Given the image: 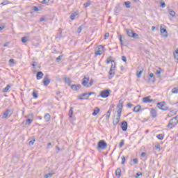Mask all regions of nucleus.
I'll list each match as a JSON object with an SVG mask.
<instances>
[{"instance_id": "60", "label": "nucleus", "mask_w": 178, "mask_h": 178, "mask_svg": "<svg viewBox=\"0 0 178 178\" xmlns=\"http://www.w3.org/2000/svg\"><path fill=\"white\" fill-rule=\"evenodd\" d=\"M172 119L175 120L176 122H178V115L176 117H174Z\"/></svg>"}, {"instance_id": "39", "label": "nucleus", "mask_w": 178, "mask_h": 178, "mask_svg": "<svg viewBox=\"0 0 178 178\" xmlns=\"http://www.w3.org/2000/svg\"><path fill=\"white\" fill-rule=\"evenodd\" d=\"M123 145H124V140H121L119 147L120 148H122L123 147Z\"/></svg>"}, {"instance_id": "35", "label": "nucleus", "mask_w": 178, "mask_h": 178, "mask_svg": "<svg viewBox=\"0 0 178 178\" xmlns=\"http://www.w3.org/2000/svg\"><path fill=\"white\" fill-rule=\"evenodd\" d=\"M172 94H178V88H173L171 90Z\"/></svg>"}, {"instance_id": "9", "label": "nucleus", "mask_w": 178, "mask_h": 178, "mask_svg": "<svg viewBox=\"0 0 178 178\" xmlns=\"http://www.w3.org/2000/svg\"><path fill=\"white\" fill-rule=\"evenodd\" d=\"M51 83V79H49V75H46L43 79V84L45 87L48 86Z\"/></svg>"}, {"instance_id": "33", "label": "nucleus", "mask_w": 178, "mask_h": 178, "mask_svg": "<svg viewBox=\"0 0 178 178\" xmlns=\"http://www.w3.org/2000/svg\"><path fill=\"white\" fill-rule=\"evenodd\" d=\"M174 58L178 60V49H176L174 52Z\"/></svg>"}, {"instance_id": "12", "label": "nucleus", "mask_w": 178, "mask_h": 178, "mask_svg": "<svg viewBox=\"0 0 178 178\" xmlns=\"http://www.w3.org/2000/svg\"><path fill=\"white\" fill-rule=\"evenodd\" d=\"M150 98H151V96L144 97L143 99V102H144L145 104H151V102H154V99Z\"/></svg>"}, {"instance_id": "19", "label": "nucleus", "mask_w": 178, "mask_h": 178, "mask_svg": "<svg viewBox=\"0 0 178 178\" xmlns=\"http://www.w3.org/2000/svg\"><path fill=\"white\" fill-rule=\"evenodd\" d=\"M42 77H44V73H42V72H41V71L38 72L36 74L37 80H41V79H42Z\"/></svg>"}, {"instance_id": "49", "label": "nucleus", "mask_w": 178, "mask_h": 178, "mask_svg": "<svg viewBox=\"0 0 178 178\" xmlns=\"http://www.w3.org/2000/svg\"><path fill=\"white\" fill-rule=\"evenodd\" d=\"M155 149H158V151H161V145L158 144L155 146Z\"/></svg>"}, {"instance_id": "59", "label": "nucleus", "mask_w": 178, "mask_h": 178, "mask_svg": "<svg viewBox=\"0 0 178 178\" xmlns=\"http://www.w3.org/2000/svg\"><path fill=\"white\" fill-rule=\"evenodd\" d=\"M127 106H128L129 108H133V104H131V103H128V104H127Z\"/></svg>"}, {"instance_id": "26", "label": "nucleus", "mask_w": 178, "mask_h": 178, "mask_svg": "<svg viewBox=\"0 0 178 178\" xmlns=\"http://www.w3.org/2000/svg\"><path fill=\"white\" fill-rule=\"evenodd\" d=\"M68 115L70 119H73V107H70Z\"/></svg>"}, {"instance_id": "3", "label": "nucleus", "mask_w": 178, "mask_h": 178, "mask_svg": "<svg viewBox=\"0 0 178 178\" xmlns=\"http://www.w3.org/2000/svg\"><path fill=\"white\" fill-rule=\"evenodd\" d=\"M107 147H108V144L104 140L99 141L97 144V148L100 149H106Z\"/></svg>"}, {"instance_id": "57", "label": "nucleus", "mask_w": 178, "mask_h": 178, "mask_svg": "<svg viewBox=\"0 0 178 178\" xmlns=\"http://www.w3.org/2000/svg\"><path fill=\"white\" fill-rule=\"evenodd\" d=\"M166 6V4L165 3V2H162L161 4V8H165Z\"/></svg>"}, {"instance_id": "62", "label": "nucleus", "mask_w": 178, "mask_h": 178, "mask_svg": "<svg viewBox=\"0 0 178 178\" xmlns=\"http://www.w3.org/2000/svg\"><path fill=\"white\" fill-rule=\"evenodd\" d=\"M44 20H45V18H44V17H41L40 19V22H44Z\"/></svg>"}, {"instance_id": "34", "label": "nucleus", "mask_w": 178, "mask_h": 178, "mask_svg": "<svg viewBox=\"0 0 178 178\" xmlns=\"http://www.w3.org/2000/svg\"><path fill=\"white\" fill-rule=\"evenodd\" d=\"M76 16H77V13L76 12H74L71 14L70 17L71 20H73L74 19V17H76Z\"/></svg>"}, {"instance_id": "23", "label": "nucleus", "mask_w": 178, "mask_h": 178, "mask_svg": "<svg viewBox=\"0 0 178 178\" xmlns=\"http://www.w3.org/2000/svg\"><path fill=\"white\" fill-rule=\"evenodd\" d=\"M12 87V85H7L6 87L2 89V92H8L9 91V89Z\"/></svg>"}, {"instance_id": "37", "label": "nucleus", "mask_w": 178, "mask_h": 178, "mask_svg": "<svg viewBox=\"0 0 178 178\" xmlns=\"http://www.w3.org/2000/svg\"><path fill=\"white\" fill-rule=\"evenodd\" d=\"M93 85H94V81L91 79L90 82L88 83L87 88L91 87V86H93Z\"/></svg>"}, {"instance_id": "10", "label": "nucleus", "mask_w": 178, "mask_h": 178, "mask_svg": "<svg viewBox=\"0 0 178 178\" xmlns=\"http://www.w3.org/2000/svg\"><path fill=\"white\" fill-rule=\"evenodd\" d=\"M127 127H129V124L127 121H122L121 122V129L122 131H127Z\"/></svg>"}, {"instance_id": "53", "label": "nucleus", "mask_w": 178, "mask_h": 178, "mask_svg": "<svg viewBox=\"0 0 178 178\" xmlns=\"http://www.w3.org/2000/svg\"><path fill=\"white\" fill-rule=\"evenodd\" d=\"M50 0H42V3L43 4H47L49 2Z\"/></svg>"}, {"instance_id": "61", "label": "nucleus", "mask_w": 178, "mask_h": 178, "mask_svg": "<svg viewBox=\"0 0 178 178\" xmlns=\"http://www.w3.org/2000/svg\"><path fill=\"white\" fill-rule=\"evenodd\" d=\"M62 60V58L60 56H58L57 58H56V60L59 61V60Z\"/></svg>"}, {"instance_id": "11", "label": "nucleus", "mask_w": 178, "mask_h": 178, "mask_svg": "<svg viewBox=\"0 0 178 178\" xmlns=\"http://www.w3.org/2000/svg\"><path fill=\"white\" fill-rule=\"evenodd\" d=\"M102 54H104V47L100 45L98 47V49L96 50L95 54L96 56H98V55H102Z\"/></svg>"}, {"instance_id": "13", "label": "nucleus", "mask_w": 178, "mask_h": 178, "mask_svg": "<svg viewBox=\"0 0 178 178\" xmlns=\"http://www.w3.org/2000/svg\"><path fill=\"white\" fill-rule=\"evenodd\" d=\"M88 98H90L88 93H83L78 97V99L81 100L88 99Z\"/></svg>"}, {"instance_id": "16", "label": "nucleus", "mask_w": 178, "mask_h": 178, "mask_svg": "<svg viewBox=\"0 0 178 178\" xmlns=\"http://www.w3.org/2000/svg\"><path fill=\"white\" fill-rule=\"evenodd\" d=\"M150 114H151L152 118H153V119H155V118H156V116H158L156 110H155V108H152V110L150 111Z\"/></svg>"}, {"instance_id": "21", "label": "nucleus", "mask_w": 178, "mask_h": 178, "mask_svg": "<svg viewBox=\"0 0 178 178\" xmlns=\"http://www.w3.org/2000/svg\"><path fill=\"white\" fill-rule=\"evenodd\" d=\"M115 176H118V177H120L122 176V169H120V168L116 169Z\"/></svg>"}, {"instance_id": "24", "label": "nucleus", "mask_w": 178, "mask_h": 178, "mask_svg": "<svg viewBox=\"0 0 178 178\" xmlns=\"http://www.w3.org/2000/svg\"><path fill=\"white\" fill-rule=\"evenodd\" d=\"M44 118L45 122H49V120H51V115H49V113H46Z\"/></svg>"}, {"instance_id": "1", "label": "nucleus", "mask_w": 178, "mask_h": 178, "mask_svg": "<svg viewBox=\"0 0 178 178\" xmlns=\"http://www.w3.org/2000/svg\"><path fill=\"white\" fill-rule=\"evenodd\" d=\"M117 108H118L117 111L118 118L113 120V126H118L119 122H120V118L122 116V111H123V101L120 100L118 104L117 105Z\"/></svg>"}, {"instance_id": "25", "label": "nucleus", "mask_w": 178, "mask_h": 178, "mask_svg": "<svg viewBox=\"0 0 178 178\" xmlns=\"http://www.w3.org/2000/svg\"><path fill=\"white\" fill-rule=\"evenodd\" d=\"M124 5L125 6V8H127V9H130V8H131V2L130 1H125L124 3Z\"/></svg>"}, {"instance_id": "27", "label": "nucleus", "mask_w": 178, "mask_h": 178, "mask_svg": "<svg viewBox=\"0 0 178 178\" xmlns=\"http://www.w3.org/2000/svg\"><path fill=\"white\" fill-rule=\"evenodd\" d=\"M140 109H141V106L138 105V106H136L134 108L133 111H134V112H136V113H138V112L140 111Z\"/></svg>"}, {"instance_id": "43", "label": "nucleus", "mask_w": 178, "mask_h": 178, "mask_svg": "<svg viewBox=\"0 0 178 178\" xmlns=\"http://www.w3.org/2000/svg\"><path fill=\"white\" fill-rule=\"evenodd\" d=\"M137 77L138 79H140L141 77V74H143V70H140L139 72H138L137 74Z\"/></svg>"}, {"instance_id": "8", "label": "nucleus", "mask_w": 178, "mask_h": 178, "mask_svg": "<svg viewBox=\"0 0 178 178\" xmlns=\"http://www.w3.org/2000/svg\"><path fill=\"white\" fill-rule=\"evenodd\" d=\"M160 33L161 34H162L163 37H164V38H168V31L166 30V29L163 28L162 25H161L160 26Z\"/></svg>"}, {"instance_id": "47", "label": "nucleus", "mask_w": 178, "mask_h": 178, "mask_svg": "<svg viewBox=\"0 0 178 178\" xmlns=\"http://www.w3.org/2000/svg\"><path fill=\"white\" fill-rule=\"evenodd\" d=\"M140 156H141V158H146V159H147V153L142 152Z\"/></svg>"}, {"instance_id": "45", "label": "nucleus", "mask_w": 178, "mask_h": 178, "mask_svg": "<svg viewBox=\"0 0 178 178\" xmlns=\"http://www.w3.org/2000/svg\"><path fill=\"white\" fill-rule=\"evenodd\" d=\"M33 10H34V12H39V10H41L38 9V7L37 6H33Z\"/></svg>"}, {"instance_id": "29", "label": "nucleus", "mask_w": 178, "mask_h": 178, "mask_svg": "<svg viewBox=\"0 0 178 178\" xmlns=\"http://www.w3.org/2000/svg\"><path fill=\"white\" fill-rule=\"evenodd\" d=\"M111 113H112V110L110 108L106 113V120H109V118H111Z\"/></svg>"}, {"instance_id": "40", "label": "nucleus", "mask_w": 178, "mask_h": 178, "mask_svg": "<svg viewBox=\"0 0 178 178\" xmlns=\"http://www.w3.org/2000/svg\"><path fill=\"white\" fill-rule=\"evenodd\" d=\"M83 30V26H79L77 30H76V33L78 34H80V33H81V31Z\"/></svg>"}, {"instance_id": "58", "label": "nucleus", "mask_w": 178, "mask_h": 178, "mask_svg": "<svg viewBox=\"0 0 178 178\" xmlns=\"http://www.w3.org/2000/svg\"><path fill=\"white\" fill-rule=\"evenodd\" d=\"M47 148H52V143H49L47 144Z\"/></svg>"}, {"instance_id": "15", "label": "nucleus", "mask_w": 178, "mask_h": 178, "mask_svg": "<svg viewBox=\"0 0 178 178\" xmlns=\"http://www.w3.org/2000/svg\"><path fill=\"white\" fill-rule=\"evenodd\" d=\"M72 90H73V91H79V90H80L81 88V85L80 84H73L71 86Z\"/></svg>"}, {"instance_id": "20", "label": "nucleus", "mask_w": 178, "mask_h": 178, "mask_svg": "<svg viewBox=\"0 0 178 178\" xmlns=\"http://www.w3.org/2000/svg\"><path fill=\"white\" fill-rule=\"evenodd\" d=\"M63 79L65 83H66V84H67L68 86H71L72 80L70 79V78H67V77H66V76H65Z\"/></svg>"}, {"instance_id": "38", "label": "nucleus", "mask_w": 178, "mask_h": 178, "mask_svg": "<svg viewBox=\"0 0 178 178\" xmlns=\"http://www.w3.org/2000/svg\"><path fill=\"white\" fill-rule=\"evenodd\" d=\"M8 4H9V1L8 0H5L3 2L1 3L2 6H5V5H8Z\"/></svg>"}, {"instance_id": "28", "label": "nucleus", "mask_w": 178, "mask_h": 178, "mask_svg": "<svg viewBox=\"0 0 178 178\" xmlns=\"http://www.w3.org/2000/svg\"><path fill=\"white\" fill-rule=\"evenodd\" d=\"M168 13H169V15L172 16V17H175V16H176V13L172 9H169Z\"/></svg>"}, {"instance_id": "48", "label": "nucleus", "mask_w": 178, "mask_h": 178, "mask_svg": "<svg viewBox=\"0 0 178 178\" xmlns=\"http://www.w3.org/2000/svg\"><path fill=\"white\" fill-rule=\"evenodd\" d=\"M34 143H35V139H33L32 140L29 141V145H34Z\"/></svg>"}, {"instance_id": "6", "label": "nucleus", "mask_w": 178, "mask_h": 178, "mask_svg": "<svg viewBox=\"0 0 178 178\" xmlns=\"http://www.w3.org/2000/svg\"><path fill=\"white\" fill-rule=\"evenodd\" d=\"M157 106L161 111H169V108L168 106H165V103L158 102Z\"/></svg>"}, {"instance_id": "64", "label": "nucleus", "mask_w": 178, "mask_h": 178, "mask_svg": "<svg viewBox=\"0 0 178 178\" xmlns=\"http://www.w3.org/2000/svg\"><path fill=\"white\" fill-rule=\"evenodd\" d=\"M9 62H11V63H15V60H13V59H10Z\"/></svg>"}, {"instance_id": "52", "label": "nucleus", "mask_w": 178, "mask_h": 178, "mask_svg": "<svg viewBox=\"0 0 178 178\" xmlns=\"http://www.w3.org/2000/svg\"><path fill=\"white\" fill-rule=\"evenodd\" d=\"M26 122L27 123H29V124H31V123L33 122V120L28 118L26 119Z\"/></svg>"}, {"instance_id": "32", "label": "nucleus", "mask_w": 178, "mask_h": 178, "mask_svg": "<svg viewBox=\"0 0 178 178\" xmlns=\"http://www.w3.org/2000/svg\"><path fill=\"white\" fill-rule=\"evenodd\" d=\"M165 136L163 134H157L156 135V138H158V140H163Z\"/></svg>"}, {"instance_id": "55", "label": "nucleus", "mask_w": 178, "mask_h": 178, "mask_svg": "<svg viewBox=\"0 0 178 178\" xmlns=\"http://www.w3.org/2000/svg\"><path fill=\"white\" fill-rule=\"evenodd\" d=\"M159 70H157L156 72V74L157 75V76H159V74H161V68H159Z\"/></svg>"}, {"instance_id": "4", "label": "nucleus", "mask_w": 178, "mask_h": 178, "mask_svg": "<svg viewBox=\"0 0 178 178\" xmlns=\"http://www.w3.org/2000/svg\"><path fill=\"white\" fill-rule=\"evenodd\" d=\"M177 124H178V122L172 118L171 120H170L167 127H168V129H173Z\"/></svg>"}, {"instance_id": "31", "label": "nucleus", "mask_w": 178, "mask_h": 178, "mask_svg": "<svg viewBox=\"0 0 178 178\" xmlns=\"http://www.w3.org/2000/svg\"><path fill=\"white\" fill-rule=\"evenodd\" d=\"M32 95L33 97V98H35V99H37V98H38V92H37V91L34 90L32 93Z\"/></svg>"}, {"instance_id": "51", "label": "nucleus", "mask_w": 178, "mask_h": 178, "mask_svg": "<svg viewBox=\"0 0 178 178\" xmlns=\"http://www.w3.org/2000/svg\"><path fill=\"white\" fill-rule=\"evenodd\" d=\"M122 60H123V62H127V58H126L125 56H122Z\"/></svg>"}, {"instance_id": "5", "label": "nucleus", "mask_w": 178, "mask_h": 178, "mask_svg": "<svg viewBox=\"0 0 178 178\" xmlns=\"http://www.w3.org/2000/svg\"><path fill=\"white\" fill-rule=\"evenodd\" d=\"M102 98H108V97H109V95H111V90H104L100 92V95H99Z\"/></svg>"}, {"instance_id": "63", "label": "nucleus", "mask_w": 178, "mask_h": 178, "mask_svg": "<svg viewBox=\"0 0 178 178\" xmlns=\"http://www.w3.org/2000/svg\"><path fill=\"white\" fill-rule=\"evenodd\" d=\"M9 45V43L8 42H6L3 44V47H8Z\"/></svg>"}, {"instance_id": "14", "label": "nucleus", "mask_w": 178, "mask_h": 178, "mask_svg": "<svg viewBox=\"0 0 178 178\" xmlns=\"http://www.w3.org/2000/svg\"><path fill=\"white\" fill-rule=\"evenodd\" d=\"M13 112H12V111L8 109V110H6V111L4 112V113H3V118L4 119H6V118H8V115L12 116V114H13Z\"/></svg>"}, {"instance_id": "54", "label": "nucleus", "mask_w": 178, "mask_h": 178, "mask_svg": "<svg viewBox=\"0 0 178 178\" xmlns=\"http://www.w3.org/2000/svg\"><path fill=\"white\" fill-rule=\"evenodd\" d=\"M88 95L90 97V95H97L95 92H90L88 93Z\"/></svg>"}, {"instance_id": "44", "label": "nucleus", "mask_w": 178, "mask_h": 178, "mask_svg": "<svg viewBox=\"0 0 178 178\" xmlns=\"http://www.w3.org/2000/svg\"><path fill=\"white\" fill-rule=\"evenodd\" d=\"M133 163H134V165H137V163H138V159H134L132 160Z\"/></svg>"}, {"instance_id": "22", "label": "nucleus", "mask_w": 178, "mask_h": 178, "mask_svg": "<svg viewBox=\"0 0 178 178\" xmlns=\"http://www.w3.org/2000/svg\"><path fill=\"white\" fill-rule=\"evenodd\" d=\"M100 111L99 108L96 107L92 113V116H97L99 113Z\"/></svg>"}, {"instance_id": "56", "label": "nucleus", "mask_w": 178, "mask_h": 178, "mask_svg": "<svg viewBox=\"0 0 178 178\" xmlns=\"http://www.w3.org/2000/svg\"><path fill=\"white\" fill-rule=\"evenodd\" d=\"M108 37H109V33H106L104 35V39L106 40V38H108Z\"/></svg>"}, {"instance_id": "30", "label": "nucleus", "mask_w": 178, "mask_h": 178, "mask_svg": "<svg viewBox=\"0 0 178 178\" xmlns=\"http://www.w3.org/2000/svg\"><path fill=\"white\" fill-rule=\"evenodd\" d=\"M52 176H54V173L49 172V173L45 174L44 178H51L52 177Z\"/></svg>"}, {"instance_id": "36", "label": "nucleus", "mask_w": 178, "mask_h": 178, "mask_svg": "<svg viewBox=\"0 0 178 178\" xmlns=\"http://www.w3.org/2000/svg\"><path fill=\"white\" fill-rule=\"evenodd\" d=\"M91 5V1H88L86 3H85L83 4V6H85V8H88V6H90Z\"/></svg>"}, {"instance_id": "50", "label": "nucleus", "mask_w": 178, "mask_h": 178, "mask_svg": "<svg viewBox=\"0 0 178 178\" xmlns=\"http://www.w3.org/2000/svg\"><path fill=\"white\" fill-rule=\"evenodd\" d=\"M119 40H120V44L123 45V40H122V35H119Z\"/></svg>"}, {"instance_id": "2", "label": "nucleus", "mask_w": 178, "mask_h": 178, "mask_svg": "<svg viewBox=\"0 0 178 178\" xmlns=\"http://www.w3.org/2000/svg\"><path fill=\"white\" fill-rule=\"evenodd\" d=\"M115 69H116V63H114V64H111L108 74L111 76L108 77L109 80L115 76Z\"/></svg>"}, {"instance_id": "46", "label": "nucleus", "mask_w": 178, "mask_h": 178, "mask_svg": "<svg viewBox=\"0 0 178 178\" xmlns=\"http://www.w3.org/2000/svg\"><path fill=\"white\" fill-rule=\"evenodd\" d=\"M140 176H143V172H137V173L136 174L135 177H136V178H138V177H140Z\"/></svg>"}, {"instance_id": "17", "label": "nucleus", "mask_w": 178, "mask_h": 178, "mask_svg": "<svg viewBox=\"0 0 178 178\" xmlns=\"http://www.w3.org/2000/svg\"><path fill=\"white\" fill-rule=\"evenodd\" d=\"M90 81L89 78L84 77L83 81H82V84L84 87H87L88 86V82Z\"/></svg>"}, {"instance_id": "42", "label": "nucleus", "mask_w": 178, "mask_h": 178, "mask_svg": "<svg viewBox=\"0 0 178 178\" xmlns=\"http://www.w3.org/2000/svg\"><path fill=\"white\" fill-rule=\"evenodd\" d=\"M27 41H29V40H27L26 37H23L22 38V42L25 43V42H27Z\"/></svg>"}, {"instance_id": "7", "label": "nucleus", "mask_w": 178, "mask_h": 178, "mask_svg": "<svg viewBox=\"0 0 178 178\" xmlns=\"http://www.w3.org/2000/svg\"><path fill=\"white\" fill-rule=\"evenodd\" d=\"M127 33L129 37H130L131 38H136V37L138 36V34H136V33H134L132 30L131 29H127Z\"/></svg>"}, {"instance_id": "41", "label": "nucleus", "mask_w": 178, "mask_h": 178, "mask_svg": "<svg viewBox=\"0 0 178 178\" xmlns=\"http://www.w3.org/2000/svg\"><path fill=\"white\" fill-rule=\"evenodd\" d=\"M122 165H124V163H126V157H124V156H122Z\"/></svg>"}, {"instance_id": "18", "label": "nucleus", "mask_w": 178, "mask_h": 178, "mask_svg": "<svg viewBox=\"0 0 178 178\" xmlns=\"http://www.w3.org/2000/svg\"><path fill=\"white\" fill-rule=\"evenodd\" d=\"M149 81L150 83H155V75L153 73H150L149 75Z\"/></svg>"}]
</instances>
